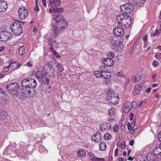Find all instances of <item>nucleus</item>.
Here are the masks:
<instances>
[{
  "label": "nucleus",
  "mask_w": 161,
  "mask_h": 161,
  "mask_svg": "<svg viewBox=\"0 0 161 161\" xmlns=\"http://www.w3.org/2000/svg\"><path fill=\"white\" fill-rule=\"evenodd\" d=\"M143 40L144 42L146 43L147 42V35L145 36L143 38Z\"/></svg>",
  "instance_id": "nucleus-52"
},
{
  "label": "nucleus",
  "mask_w": 161,
  "mask_h": 161,
  "mask_svg": "<svg viewBox=\"0 0 161 161\" xmlns=\"http://www.w3.org/2000/svg\"><path fill=\"white\" fill-rule=\"evenodd\" d=\"M53 21L55 22L56 25L58 26H60L59 27H57L58 29H63L67 27V22L64 20L63 16L61 14L58 13H55L53 15Z\"/></svg>",
  "instance_id": "nucleus-3"
},
{
  "label": "nucleus",
  "mask_w": 161,
  "mask_h": 161,
  "mask_svg": "<svg viewBox=\"0 0 161 161\" xmlns=\"http://www.w3.org/2000/svg\"><path fill=\"white\" fill-rule=\"evenodd\" d=\"M158 147H156L153 149V152H157L158 150H161V143L160 144Z\"/></svg>",
  "instance_id": "nucleus-34"
},
{
  "label": "nucleus",
  "mask_w": 161,
  "mask_h": 161,
  "mask_svg": "<svg viewBox=\"0 0 161 161\" xmlns=\"http://www.w3.org/2000/svg\"><path fill=\"white\" fill-rule=\"evenodd\" d=\"M158 139L161 142V131L158 134Z\"/></svg>",
  "instance_id": "nucleus-53"
},
{
  "label": "nucleus",
  "mask_w": 161,
  "mask_h": 161,
  "mask_svg": "<svg viewBox=\"0 0 161 161\" xmlns=\"http://www.w3.org/2000/svg\"><path fill=\"white\" fill-rule=\"evenodd\" d=\"M53 10H55V11L57 13L59 12L61 13L63 11V9L62 8H57V9H53Z\"/></svg>",
  "instance_id": "nucleus-35"
},
{
  "label": "nucleus",
  "mask_w": 161,
  "mask_h": 161,
  "mask_svg": "<svg viewBox=\"0 0 161 161\" xmlns=\"http://www.w3.org/2000/svg\"><path fill=\"white\" fill-rule=\"evenodd\" d=\"M8 5L6 2L3 0H0V13L5 11Z\"/></svg>",
  "instance_id": "nucleus-12"
},
{
  "label": "nucleus",
  "mask_w": 161,
  "mask_h": 161,
  "mask_svg": "<svg viewBox=\"0 0 161 161\" xmlns=\"http://www.w3.org/2000/svg\"><path fill=\"white\" fill-rule=\"evenodd\" d=\"M151 89V87H149L148 88H147L145 92L146 93H149L150 92Z\"/></svg>",
  "instance_id": "nucleus-50"
},
{
  "label": "nucleus",
  "mask_w": 161,
  "mask_h": 161,
  "mask_svg": "<svg viewBox=\"0 0 161 161\" xmlns=\"http://www.w3.org/2000/svg\"><path fill=\"white\" fill-rule=\"evenodd\" d=\"M105 125L106 126V127L107 129H111V124L110 123H105Z\"/></svg>",
  "instance_id": "nucleus-39"
},
{
  "label": "nucleus",
  "mask_w": 161,
  "mask_h": 161,
  "mask_svg": "<svg viewBox=\"0 0 161 161\" xmlns=\"http://www.w3.org/2000/svg\"><path fill=\"white\" fill-rule=\"evenodd\" d=\"M158 64V62L157 61H154L153 63V65L154 67H157Z\"/></svg>",
  "instance_id": "nucleus-41"
},
{
  "label": "nucleus",
  "mask_w": 161,
  "mask_h": 161,
  "mask_svg": "<svg viewBox=\"0 0 161 161\" xmlns=\"http://www.w3.org/2000/svg\"><path fill=\"white\" fill-rule=\"evenodd\" d=\"M131 124L130 122H128L127 124V128L129 130H130L132 128L131 127Z\"/></svg>",
  "instance_id": "nucleus-44"
},
{
  "label": "nucleus",
  "mask_w": 161,
  "mask_h": 161,
  "mask_svg": "<svg viewBox=\"0 0 161 161\" xmlns=\"http://www.w3.org/2000/svg\"><path fill=\"white\" fill-rule=\"evenodd\" d=\"M8 68H6L4 69L3 70V73H5V72H8Z\"/></svg>",
  "instance_id": "nucleus-60"
},
{
  "label": "nucleus",
  "mask_w": 161,
  "mask_h": 161,
  "mask_svg": "<svg viewBox=\"0 0 161 161\" xmlns=\"http://www.w3.org/2000/svg\"><path fill=\"white\" fill-rule=\"evenodd\" d=\"M103 63L105 65L111 66L114 64V61L113 60L108 58L104 59L103 61Z\"/></svg>",
  "instance_id": "nucleus-17"
},
{
  "label": "nucleus",
  "mask_w": 161,
  "mask_h": 161,
  "mask_svg": "<svg viewBox=\"0 0 161 161\" xmlns=\"http://www.w3.org/2000/svg\"><path fill=\"white\" fill-rule=\"evenodd\" d=\"M87 152L88 153L87 155L89 157H94V154L93 153H92L91 152H88V151H87Z\"/></svg>",
  "instance_id": "nucleus-42"
},
{
  "label": "nucleus",
  "mask_w": 161,
  "mask_h": 161,
  "mask_svg": "<svg viewBox=\"0 0 161 161\" xmlns=\"http://www.w3.org/2000/svg\"><path fill=\"white\" fill-rule=\"evenodd\" d=\"M101 136L100 133L98 131L94 135L92 136V139L96 142H99L100 141Z\"/></svg>",
  "instance_id": "nucleus-14"
},
{
  "label": "nucleus",
  "mask_w": 161,
  "mask_h": 161,
  "mask_svg": "<svg viewBox=\"0 0 161 161\" xmlns=\"http://www.w3.org/2000/svg\"><path fill=\"white\" fill-rule=\"evenodd\" d=\"M160 34V32L158 31V30H156V32L155 33L154 32H152L151 33V35L153 36H154L155 35H158Z\"/></svg>",
  "instance_id": "nucleus-38"
},
{
  "label": "nucleus",
  "mask_w": 161,
  "mask_h": 161,
  "mask_svg": "<svg viewBox=\"0 0 161 161\" xmlns=\"http://www.w3.org/2000/svg\"><path fill=\"white\" fill-rule=\"evenodd\" d=\"M101 74V77L104 78V79L108 80L111 77V73L107 71H102Z\"/></svg>",
  "instance_id": "nucleus-16"
},
{
  "label": "nucleus",
  "mask_w": 161,
  "mask_h": 161,
  "mask_svg": "<svg viewBox=\"0 0 161 161\" xmlns=\"http://www.w3.org/2000/svg\"><path fill=\"white\" fill-rule=\"evenodd\" d=\"M121 11L122 13L129 14L134 9L133 6L130 3H126L121 5L120 7Z\"/></svg>",
  "instance_id": "nucleus-7"
},
{
  "label": "nucleus",
  "mask_w": 161,
  "mask_h": 161,
  "mask_svg": "<svg viewBox=\"0 0 161 161\" xmlns=\"http://www.w3.org/2000/svg\"><path fill=\"white\" fill-rule=\"evenodd\" d=\"M161 159L159 158V157L158 156L157 157H155V161H160V160Z\"/></svg>",
  "instance_id": "nucleus-61"
},
{
  "label": "nucleus",
  "mask_w": 161,
  "mask_h": 161,
  "mask_svg": "<svg viewBox=\"0 0 161 161\" xmlns=\"http://www.w3.org/2000/svg\"><path fill=\"white\" fill-rule=\"evenodd\" d=\"M97 159L98 161H104L105 160L103 158H97Z\"/></svg>",
  "instance_id": "nucleus-64"
},
{
  "label": "nucleus",
  "mask_w": 161,
  "mask_h": 161,
  "mask_svg": "<svg viewBox=\"0 0 161 161\" xmlns=\"http://www.w3.org/2000/svg\"><path fill=\"white\" fill-rule=\"evenodd\" d=\"M61 4V0H53V1L51 3L50 6L53 9H57L59 7Z\"/></svg>",
  "instance_id": "nucleus-13"
},
{
  "label": "nucleus",
  "mask_w": 161,
  "mask_h": 161,
  "mask_svg": "<svg viewBox=\"0 0 161 161\" xmlns=\"http://www.w3.org/2000/svg\"><path fill=\"white\" fill-rule=\"evenodd\" d=\"M136 46H137V44L136 43H134L133 44V45L132 49H134L135 50L136 49Z\"/></svg>",
  "instance_id": "nucleus-57"
},
{
  "label": "nucleus",
  "mask_w": 161,
  "mask_h": 161,
  "mask_svg": "<svg viewBox=\"0 0 161 161\" xmlns=\"http://www.w3.org/2000/svg\"><path fill=\"white\" fill-rule=\"evenodd\" d=\"M132 79H134L135 81V83L138 82L141 79L140 75H137L136 76H133L132 77Z\"/></svg>",
  "instance_id": "nucleus-29"
},
{
  "label": "nucleus",
  "mask_w": 161,
  "mask_h": 161,
  "mask_svg": "<svg viewBox=\"0 0 161 161\" xmlns=\"http://www.w3.org/2000/svg\"><path fill=\"white\" fill-rule=\"evenodd\" d=\"M27 65L29 66V67H31L32 66V63L31 62H28L27 63Z\"/></svg>",
  "instance_id": "nucleus-54"
},
{
  "label": "nucleus",
  "mask_w": 161,
  "mask_h": 161,
  "mask_svg": "<svg viewBox=\"0 0 161 161\" xmlns=\"http://www.w3.org/2000/svg\"><path fill=\"white\" fill-rule=\"evenodd\" d=\"M18 12L19 17L21 19H25L29 14L28 9L25 7L20 8Z\"/></svg>",
  "instance_id": "nucleus-10"
},
{
  "label": "nucleus",
  "mask_w": 161,
  "mask_h": 161,
  "mask_svg": "<svg viewBox=\"0 0 161 161\" xmlns=\"http://www.w3.org/2000/svg\"><path fill=\"white\" fill-rule=\"evenodd\" d=\"M53 45L56 46V47H57L58 46V42L55 40L53 42Z\"/></svg>",
  "instance_id": "nucleus-47"
},
{
  "label": "nucleus",
  "mask_w": 161,
  "mask_h": 161,
  "mask_svg": "<svg viewBox=\"0 0 161 161\" xmlns=\"http://www.w3.org/2000/svg\"><path fill=\"white\" fill-rule=\"evenodd\" d=\"M108 58H113L114 57V53L113 52H111L108 53L107 54Z\"/></svg>",
  "instance_id": "nucleus-33"
},
{
  "label": "nucleus",
  "mask_w": 161,
  "mask_h": 161,
  "mask_svg": "<svg viewBox=\"0 0 161 161\" xmlns=\"http://www.w3.org/2000/svg\"><path fill=\"white\" fill-rule=\"evenodd\" d=\"M143 103V101H141L140 103H139V107H142V104Z\"/></svg>",
  "instance_id": "nucleus-63"
},
{
  "label": "nucleus",
  "mask_w": 161,
  "mask_h": 161,
  "mask_svg": "<svg viewBox=\"0 0 161 161\" xmlns=\"http://www.w3.org/2000/svg\"><path fill=\"white\" fill-rule=\"evenodd\" d=\"M142 87L140 84L136 85L134 87L133 93L134 95H138L141 92L142 89Z\"/></svg>",
  "instance_id": "nucleus-15"
},
{
  "label": "nucleus",
  "mask_w": 161,
  "mask_h": 161,
  "mask_svg": "<svg viewBox=\"0 0 161 161\" xmlns=\"http://www.w3.org/2000/svg\"><path fill=\"white\" fill-rule=\"evenodd\" d=\"M161 56V53H157V54L155 55V57L157 58L158 57Z\"/></svg>",
  "instance_id": "nucleus-56"
},
{
  "label": "nucleus",
  "mask_w": 161,
  "mask_h": 161,
  "mask_svg": "<svg viewBox=\"0 0 161 161\" xmlns=\"http://www.w3.org/2000/svg\"><path fill=\"white\" fill-rule=\"evenodd\" d=\"M46 66L50 69V72L51 73V75H52V74H53L55 71L54 68L53 67V65L50 64H47L46 65Z\"/></svg>",
  "instance_id": "nucleus-26"
},
{
  "label": "nucleus",
  "mask_w": 161,
  "mask_h": 161,
  "mask_svg": "<svg viewBox=\"0 0 161 161\" xmlns=\"http://www.w3.org/2000/svg\"><path fill=\"white\" fill-rule=\"evenodd\" d=\"M0 92L4 95L5 93V92L3 91V90L2 88H0Z\"/></svg>",
  "instance_id": "nucleus-58"
},
{
  "label": "nucleus",
  "mask_w": 161,
  "mask_h": 161,
  "mask_svg": "<svg viewBox=\"0 0 161 161\" xmlns=\"http://www.w3.org/2000/svg\"><path fill=\"white\" fill-rule=\"evenodd\" d=\"M111 135L109 133H105L104 136V138L105 139L109 140L111 137Z\"/></svg>",
  "instance_id": "nucleus-31"
},
{
  "label": "nucleus",
  "mask_w": 161,
  "mask_h": 161,
  "mask_svg": "<svg viewBox=\"0 0 161 161\" xmlns=\"http://www.w3.org/2000/svg\"><path fill=\"white\" fill-rule=\"evenodd\" d=\"M13 33L16 36H19L23 32V30L20 25L17 22H14L10 26Z\"/></svg>",
  "instance_id": "nucleus-6"
},
{
  "label": "nucleus",
  "mask_w": 161,
  "mask_h": 161,
  "mask_svg": "<svg viewBox=\"0 0 161 161\" xmlns=\"http://www.w3.org/2000/svg\"><path fill=\"white\" fill-rule=\"evenodd\" d=\"M57 76L58 77V78L61 79L62 75L60 72H58L57 73Z\"/></svg>",
  "instance_id": "nucleus-51"
},
{
  "label": "nucleus",
  "mask_w": 161,
  "mask_h": 161,
  "mask_svg": "<svg viewBox=\"0 0 161 161\" xmlns=\"http://www.w3.org/2000/svg\"><path fill=\"white\" fill-rule=\"evenodd\" d=\"M50 49L52 52L53 53V54L57 58H60V56L58 54V53L56 52V51L53 49V47L52 46L50 48Z\"/></svg>",
  "instance_id": "nucleus-25"
},
{
  "label": "nucleus",
  "mask_w": 161,
  "mask_h": 161,
  "mask_svg": "<svg viewBox=\"0 0 161 161\" xmlns=\"http://www.w3.org/2000/svg\"><path fill=\"white\" fill-rule=\"evenodd\" d=\"M134 114L131 113L130 115V120L132 121L133 119H134Z\"/></svg>",
  "instance_id": "nucleus-46"
},
{
  "label": "nucleus",
  "mask_w": 161,
  "mask_h": 161,
  "mask_svg": "<svg viewBox=\"0 0 161 161\" xmlns=\"http://www.w3.org/2000/svg\"><path fill=\"white\" fill-rule=\"evenodd\" d=\"M118 127V125H116L114 127V131L115 132H116L117 131V129Z\"/></svg>",
  "instance_id": "nucleus-49"
},
{
  "label": "nucleus",
  "mask_w": 161,
  "mask_h": 161,
  "mask_svg": "<svg viewBox=\"0 0 161 161\" xmlns=\"http://www.w3.org/2000/svg\"><path fill=\"white\" fill-rule=\"evenodd\" d=\"M108 114L109 116H112L115 114V112L114 109L113 108H111L108 111Z\"/></svg>",
  "instance_id": "nucleus-28"
},
{
  "label": "nucleus",
  "mask_w": 161,
  "mask_h": 161,
  "mask_svg": "<svg viewBox=\"0 0 161 161\" xmlns=\"http://www.w3.org/2000/svg\"><path fill=\"white\" fill-rule=\"evenodd\" d=\"M36 80L34 79L31 78L24 79L21 82V85L27 89H33L36 87Z\"/></svg>",
  "instance_id": "nucleus-5"
},
{
  "label": "nucleus",
  "mask_w": 161,
  "mask_h": 161,
  "mask_svg": "<svg viewBox=\"0 0 161 161\" xmlns=\"http://www.w3.org/2000/svg\"><path fill=\"white\" fill-rule=\"evenodd\" d=\"M57 67L60 72H62L64 70L63 67L61 63L58 64Z\"/></svg>",
  "instance_id": "nucleus-30"
},
{
  "label": "nucleus",
  "mask_w": 161,
  "mask_h": 161,
  "mask_svg": "<svg viewBox=\"0 0 161 161\" xmlns=\"http://www.w3.org/2000/svg\"><path fill=\"white\" fill-rule=\"evenodd\" d=\"M106 97L109 103L114 104H117L119 100L118 94L112 91H108Z\"/></svg>",
  "instance_id": "nucleus-4"
},
{
  "label": "nucleus",
  "mask_w": 161,
  "mask_h": 161,
  "mask_svg": "<svg viewBox=\"0 0 161 161\" xmlns=\"http://www.w3.org/2000/svg\"><path fill=\"white\" fill-rule=\"evenodd\" d=\"M111 47L114 50L116 51H118V42L117 41L112 39L111 40Z\"/></svg>",
  "instance_id": "nucleus-19"
},
{
  "label": "nucleus",
  "mask_w": 161,
  "mask_h": 161,
  "mask_svg": "<svg viewBox=\"0 0 161 161\" xmlns=\"http://www.w3.org/2000/svg\"><path fill=\"white\" fill-rule=\"evenodd\" d=\"M37 78L38 79L39 82L41 81V80L43 78L45 77L44 73L42 71H37L35 74Z\"/></svg>",
  "instance_id": "nucleus-18"
},
{
  "label": "nucleus",
  "mask_w": 161,
  "mask_h": 161,
  "mask_svg": "<svg viewBox=\"0 0 161 161\" xmlns=\"http://www.w3.org/2000/svg\"><path fill=\"white\" fill-rule=\"evenodd\" d=\"M118 148H116L115 150L114 156L116 157L117 156L118 154Z\"/></svg>",
  "instance_id": "nucleus-48"
},
{
  "label": "nucleus",
  "mask_w": 161,
  "mask_h": 161,
  "mask_svg": "<svg viewBox=\"0 0 161 161\" xmlns=\"http://www.w3.org/2000/svg\"><path fill=\"white\" fill-rule=\"evenodd\" d=\"M136 102L133 101L132 103L129 101H127L125 103L123 108V110L125 113H128L130 110L131 108L134 109L136 108Z\"/></svg>",
  "instance_id": "nucleus-8"
},
{
  "label": "nucleus",
  "mask_w": 161,
  "mask_h": 161,
  "mask_svg": "<svg viewBox=\"0 0 161 161\" xmlns=\"http://www.w3.org/2000/svg\"><path fill=\"white\" fill-rule=\"evenodd\" d=\"M46 66H44L43 67V69L44 70H45V75H49L50 74H51V73H50V72H49V69H46Z\"/></svg>",
  "instance_id": "nucleus-36"
},
{
  "label": "nucleus",
  "mask_w": 161,
  "mask_h": 161,
  "mask_svg": "<svg viewBox=\"0 0 161 161\" xmlns=\"http://www.w3.org/2000/svg\"><path fill=\"white\" fill-rule=\"evenodd\" d=\"M77 154L79 156L83 157L86 156V153L84 150H81L78 151Z\"/></svg>",
  "instance_id": "nucleus-23"
},
{
  "label": "nucleus",
  "mask_w": 161,
  "mask_h": 161,
  "mask_svg": "<svg viewBox=\"0 0 161 161\" xmlns=\"http://www.w3.org/2000/svg\"><path fill=\"white\" fill-rule=\"evenodd\" d=\"M42 1L43 3V4L44 6H46V0H42Z\"/></svg>",
  "instance_id": "nucleus-59"
},
{
  "label": "nucleus",
  "mask_w": 161,
  "mask_h": 161,
  "mask_svg": "<svg viewBox=\"0 0 161 161\" xmlns=\"http://www.w3.org/2000/svg\"><path fill=\"white\" fill-rule=\"evenodd\" d=\"M30 122L31 124L32 123H34L35 124H36V121L35 119L33 118L32 119L30 120Z\"/></svg>",
  "instance_id": "nucleus-43"
},
{
  "label": "nucleus",
  "mask_w": 161,
  "mask_h": 161,
  "mask_svg": "<svg viewBox=\"0 0 161 161\" xmlns=\"http://www.w3.org/2000/svg\"><path fill=\"white\" fill-rule=\"evenodd\" d=\"M12 34L7 31L0 32V40L3 42L6 41L11 38Z\"/></svg>",
  "instance_id": "nucleus-9"
},
{
  "label": "nucleus",
  "mask_w": 161,
  "mask_h": 161,
  "mask_svg": "<svg viewBox=\"0 0 161 161\" xmlns=\"http://www.w3.org/2000/svg\"><path fill=\"white\" fill-rule=\"evenodd\" d=\"M117 20L119 26L125 28L130 27L131 23V17L125 14L119 15L117 17Z\"/></svg>",
  "instance_id": "nucleus-2"
},
{
  "label": "nucleus",
  "mask_w": 161,
  "mask_h": 161,
  "mask_svg": "<svg viewBox=\"0 0 161 161\" xmlns=\"http://www.w3.org/2000/svg\"><path fill=\"white\" fill-rule=\"evenodd\" d=\"M50 82V80L49 79L45 76L41 80V81H39V82L42 84H47L48 85Z\"/></svg>",
  "instance_id": "nucleus-20"
},
{
  "label": "nucleus",
  "mask_w": 161,
  "mask_h": 161,
  "mask_svg": "<svg viewBox=\"0 0 161 161\" xmlns=\"http://www.w3.org/2000/svg\"><path fill=\"white\" fill-rule=\"evenodd\" d=\"M121 147L123 148H125L126 147V143L125 142H124L123 143H121Z\"/></svg>",
  "instance_id": "nucleus-45"
},
{
  "label": "nucleus",
  "mask_w": 161,
  "mask_h": 161,
  "mask_svg": "<svg viewBox=\"0 0 161 161\" xmlns=\"http://www.w3.org/2000/svg\"><path fill=\"white\" fill-rule=\"evenodd\" d=\"M99 146V149L100 150L104 151L106 148V144L104 142L100 143Z\"/></svg>",
  "instance_id": "nucleus-24"
},
{
  "label": "nucleus",
  "mask_w": 161,
  "mask_h": 161,
  "mask_svg": "<svg viewBox=\"0 0 161 161\" xmlns=\"http://www.w3.org/2000/svg\"><path fill=\"white\" fill-rule=\"evenodd\" d=\"M7 116V112L2 111L0 113V120L5 119Z\"/></svg>",
  "instance_id": "nucleus-22"
},
{
  "label": "nucleus",
  "mask_w": 161,
  "mask_h": 161,
  "mask_svg": "<svg viewBox=\"0 0 161 161\" xmlns=\"http://www.w3.org/2000/svg\"><path fill=\"white\" fill-rule=\"evenodd\" d=\"M25 48L24 46H21L19 49V52L20 56H22L25 53Z\"/></svg>",
  "instance_id": "nucleus-27"
},
{
  "label": "nucleus",
  "mask_w": 161,
  "mask_h": 161,
  "mask_svg": "<svg viewBox=\"0 0 161 161\" xmlns=\"http://www.w3.org/2000/svg\"><path fill=\"white\" fill-rule=\"evenodd\" d=\"M113 33L117 37L123 36L125 33L124 30L120 27H116L113 30Z\"/></svg>",
  "instance_id": "nucleus-11"
},
{
  "label": "nucleus",
  "mask_w": 161,
  "mask_h": 161,
  "mask_svg": "<svg viewBox=\"0 0 161 161\" xmlns=\"http://www.w3.org/2000/svg\"><path fill=\"white\" fill-rule=\"evenodd\" d=\"M134 143V141L133 140H131L130 141V142L129 144L130 146H132L133 145Z\"/></svg>",
  "instance_id": "nucleus-55"
},
{
  "label": "nucleus",
  "mask_w": 161,
  "mask_h": 161,
  "mask_svg": "<svg viewBox=\"0 0 161 161\" xmlns=\"http://www.w3.org/2000/svg\"><path fill=\"white\" fill-rule=\"evenodd\" d=\"M123 72V71H120L117 72V75L121 77H124Z\"/></svg>",
  "instance_id": "nucleus-40"
},
{
  "label": "nucleus",
  "mask_w": 161,
  "mask_h": 161,
  "mask_svg": "<svg viewBox=\"0 0 161 161\" xmlns=\"http://www.w3.org/2000/svg\"><path fill=\"white\" fill-rule=\"evenodd\" d=\"M161 159L159 158V157L158 156L157 157H155V161H160V160Z\"/></svg>",
  "instance_id": "nucleus-62"
},
{
  "label": "nucleus",
  "mask_w": 161,
  "mask_h": 161,
  "mask_svg": "<svg viewBox=\"0 0 161 161\" xmlns=\"http://www.w3.org/2000/svg\"><path fill=\"white\" fill-rule=\"evenodd\" d=\"M12 62H13V60H12L10 61V64L12 66L11 68L13 70L17 69L20 67V64L15 63H12Z\"/></svg>",
  "instance_id": "nucleus-21"
},
{
  "label": "nucleus",
  "mask_w": 161,
  "mask_h": 161,
  "mask_svg": "<svg viewBox=\"0 0 161 161\" xmlns=\"http://www.w3.org/2000/svg\"><path fill=\"white\" fill-rule=\"evenodd\" d=\"M6 90L12 95L15 96L21 100H24L29 96V95L31 93L30 89H27L28 93L25 92H20L19 91V86L16 82L11 83L6 86Z\"/></svg>",
  "instance_id": "nucleus-1"
},
{
  "label": "nucleus",
  "mask_w": 161,
  "mask_h": 161,
  "mask_svg": "<svg viewBox=\"0 0 161 161\" xmlns=\"http://www.w3.org/2000/svg\"><path fill=\"white\" fill-rule=\"evenodd\" d=\"M102 71V70H98L95 71L94 73L95 75L97 77H101Z\"/></svg>",
  "instance_id": "nucleus-32"
},
{
  "label": "nucleus",
  "mask_w": 161,
  "mask_h": 161,
  "mask_svg": "<svg viewBox=\"0 0 161 161\" xmlns=\"http://www.w3.org/2000/svg\"><path fill=\"white\" fill-rule=\"evenodd\" d=\"M156 152H153V153H154V154L157 157L158 156V155H159L160 159H161V150H158V153H156Z\"/></svg>",
  "instance_id": "nucleus-37"
}]
</instances>
